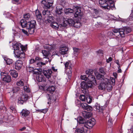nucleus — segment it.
<instances>
[{
  "instance_id": "f704fd0d",
  "label": "nucleus",
  "mask_w": 133,
  "mask_h": 133,
  "mask_svg": "<svg viewBox=\"0 0 133 133\" xmlns=\"http://www.w3.org/2000/svg\"><path fill=\"white\" fill-rule=\"evenodd\" d=\"M84 131V127H82L81 128H77L75 130V133H82Z\"/></svg>"
},
{
  "instance_id": "0e129e2a",
  "label": "nucleus",
  "mask_w": 133,
  "mask_h": 133,
  "mask_svg": "<svg viewBox=\"0 0 133 133\" xmlns=\"http://www.w3.org/2000/svg\"><path fill=\"white\" fill-rule=\"evenodd\" d=\"M42 112H43L44 113H46L47 111H48L47 109H41Z\"/></svg>"
},
{
  "instance_id": "e2e57ef3",
  "label": "nucleus",
  "mask_w": 133,
  "mask_h": 133,
  "mask_svg": "<svg viewBox=\"0 0 133 133\" xmlns=\"http://www.w3.org/2000/svg\"><path fill=\"white\" fill-rule=\"evenodd\" d=\"M22 32L24 34H25L26 35H28V33L24 29H22Z\"/></svg>"
},
{
  "instance_id": "393cba45",
  "label": "nucleus",
  "mask_w": 133,
  "mask_h": 133,
  "mask_svg": "<svg viewBox=\"0 0 133 133\" xmlns=\"http://www.w3.org/2000/svg\"><path fill=\"white\" fill-rule=\"evenodd\" d=\"M82 114L83 117L85 118H88L91 116V114L89 112L83 111Z\"/></svg>"
},
{
  "instance_id": "ea45409f",
  "label": "nucleus",
  "mask_w": 133,
  "mask_h": 133,
  "mask_svg": "<svg viewBox=\"0 0 133 133\" xmlns=\"http://www.w3.org/2000/svg\"><path fill=\"white\" fill-rule=\"evenodd\" d=\"M4 59L8 65H10L12 64L13 62V60L9 58L6 59V58H5Z\"/></svg>"
},
{
  "instance_id": "6ab92c4d",
  "label": "nucleus",
  "mask_w": 133,
  "mask_h": 133,
  "mask_svg": "<svg viewBox=\"0 0 133 133\" xmlns=\"http://www.w3.org/2000/svg\"><path fill=\"white\" fill-rule=\"evenodd\" d=\"M21 46V44L20 43L14 42L12 46L14 49V51L20 49Z\"/></svg>"
},
{
  "instance_id": "c03bdc74",
  "label": "nucleus",
  "mask_w": 133,
  "mask_h": 133,
  "mask_svg": "<svg viewBox=\"0 0 133 133\" xmlns=\"http://www.w3.org/2000/svg\"><path fill=\"white\" fill-rule=\"evenodd\" d=\"M78 121L79 124H83V125L82 126L83 127H83H84V124L85 122L84 120L81 117H80L78 118Z\"/></svg>"
},
{
  "instance_id": "4d7b16f0",
  "label": "nucleus",
  "mask_w": 133,
  "mask_h": 133,
  "mask_svg": "<svg viewBox=\"0 0 133 133\" xmlns=\"http://www.w3.org/2000/svg\"><path fill=\"white\" fill-rule=\"evenodd\" d=\"M26 47L24 46L21 45V47L20 48V49L21 50H22L23 51L26 50Z\"/></svg>"
},
{
  "instance_id": "6e6552de",
  "label": "nucleus",
  "mask_w": 133,
  "mask_h": 133,
  "mask_svg": "<svg viewBox=\"0 0 133 133\" xmlns=\"http://www.w3.org/2000/svg\"><path fill=\"white\" fill-rule=\"evenodd\" d=\"M28 96L26 95H23L21 97L18 98V101L19 104H23V103L25 102L28 99Z\"/></svg>"
},
{
  "instance_id": "5701e85b",
  "label": "nucleus",
  "mask_w": 133,
  "mask_h": 133,
  "mask_svg": "<svg viewBox=\"0 0 133 133\" xmlns=\"http://www.w3.org/2000/svg\"><path fill=\"white\" fill-rule=\"evenodd\" d=\"M94 108L96 109L97 111L100 112H102L103 110L102 108L101 107L99 104L98 103H96L95 104Z\"/></svg>"
},
{
  "instance_id": "de8ad7c7",
  "label": "nucleus",
  "mask_w": 133,
  "mask_h": 133,
  "mask_svg": "<svg viewBox=\"0 0 133 133\" xmlns=\"http://www.w3.org/2000/svg\"><path fill=\"white\" fill-rule=\"evenodd\" d=\"M86 100L88 103H90L92 101V97L90 96H88L86 98Z\"/></svg>"
},
{
  "instance_id": "4c0bfd02",
  "label": "nucleus",
  "mask_w": 133,
  "mask_h": 133,
  "mask_svg": "<svg viewBox=\"0 0 133 133\" xmlns=\"http://www.w3.org/2000/svg\"><path fill=\"white\" fill-rule=\"evenodd\" d=\"M74 10L70 8L66 9L65 10V13L66 14H68L69 13H73Z\"/></svg>"
},
{
  "instance_id": "9d476101",
  "label": "nucleus",
  "mask_w": 133,
  "mask_h": 133,
  "mask_svg": "<svg viewBox=\"0 0 133 133\" xmlns=\"http://www.w3.org/2000/svg\"><path fill=\"white\" fill-rule=\"evenodd\" d=\"M43 72L44 75L48 79H49L51 77L52 73L51 69H48L47 70H43Z\"/></svg>"
},
{
  "instance_id": "5fc2aeb1",
  "label": "nucleus",
  "mask_w": 133,
  "mask_h": 133,
  "mask_svg": "<svg viewBox=\"0 0 133 133\" xmlns=\"http://www.w3.org/2000/svg\"><path fill=\"white\" fill-rule=\"evenodd\" d=\"M19 88L17 87H14L13 90L12 91L13 93H15L17 92L19 90Z\"/></svg>"
},
{
  "instance_id": "603ef678",
  "label": "nucleus",
  "mask_w": 133,
  "mask_h": 133,
  "mask_svg": "<svg viewBox=\"0 0 133 133\" xmlns=\"http://www.w3.org/2000/svg\"><path fill=\"white\" fill-rule=\"evenodd\" d=\"M26 70L30 72L34 70V68L32 67L29 66L27 67Z\"/></svg>"
},
{
  "instance_id": "13d9d810",
  "label": "nucleus",
  "mask_w": 133,
  "mask_h": 133,
  "mask_svg": "<svg viewBox=\"0 0 133 133\" xmlns=\"http://www.w3.org/2000/svg\"><path fill=\"white\" fill-rule=\"evenodd\" d=\"M81 79L83 80H86L87 79V78L86 76L85 75H81Z\"/></svg>"
},
{
  "instance_id": "8fccbe9b",
  "label": "nucleus",
  "mask_w": 133,
  "mask_h": 133,
  "mask_svg": "<svg viewBox=\"0 0 133 133\" xmlns=\"http://www.w3.org/2000/svg\"><path fill=\"white\" fill-rule=\"evenodd\" d=\"M94 72L93 70H92L89 69L87 70L85 72L87 75H90L92 74Z\"/></svg>"
},
{
  "instance_id": "4468645a",
  "label": "nucleus",
  "mask_w": 133,
  "mask_h": 133,
  "mask_svg": "<svg viewBox=\"0 0 133 133\" xmlns=\"http://www.w3.org/2000/svg\"><path fill=\"white\" fill-rule=\"evenodd\" d=\"M23 63L22 60H18L16 61L15 63V68L17 70L21 69Z\"/></svg>"
},
{
  "instance_id": "a211bd4d",
  "label": "nucleus",
  "mask_w": 133,
  "mask_h": 133,
  "mask_svg": "<svg viewBox=\"0 0 133 133\" xmlns=\"http://www.w3.org/2000/svg\"><path fill=\"white\" fill-rule=\"evenodd\" d=\"M29 111L26 109H23L21 112L20 114L22 116L26 117L28 116L29 114Z\"/></svg>"
},
{
  "instance_id": "052dcab7",
  "label": "nucleus",
  "mask_w": 133,
  "mask_h": 133,
  "mask_svg": "<svg viewBox=\"0 0 133 133\" xmlns=\"http://www.w3.org/2000/svg\"><path fill=\"white\" fill-rule=\"evenodd\" d=\"M57 21L59 23H61V21H62V18H61L60 17H58L56 18Z\"/></svg>"
},
{
  "instance_id": "c85d7f7f",
  "label": "nucleus",
  "mask_w": 133,
  "mask_h": 133,
  "mask_svg": "<svg viewBox=\"0 0 133 133\" xmlns=\"http://www.w3.org/2000/svg\"><path fill=\"white\" fill-rule=\"evenodd\" d=\"M42 71V69L39 68L38 69H35L33 71L32 73L33 74L38 75L41 74V72Z\"/></svg>"
},
{
  "instance_id": "864d4df0",
  "label": "nucleus",
  "mask_w": 133,
  "mask_h": 133,
  "mask_svg": "<svg viewBox=\"0 0 133 133\" xmlns=\"http://www.w3.org/2000/svg\"><path fill=\"white\" fill-rule=\"evenodd\" d=\"M17 84L18 86H21L24 85V83L23 81L21 80L17 83Z\"/></svg>"
},
{
  "instance_id": "4be33fe9",
  "label": "nucleus",
  "mask_w": 133,
  "mask_h": 133,
  "mask_svg": "<svg viewBox=\"0 0 133 133\" xmlns=\"http://www.w3.org/2000/svg\"><path fill=\"white\" fill-rule=\"evenodd\" d=\"M44 19L46 23H49L51 24L54 21L53 18L51 16H49V17L46 18H44Z\"/></svg>"
},
{
  "instance_id": "cd10ccee",
  "label": "nucleus",
  "mask_w": 133,
  "mask_h": 133,
  "mask_svg": "<svg viewBox=\"0 0 133 133\" xmlns=\"http://www.w3.org/2000/svg\"><path fill=\"white\" fill-rule=\"evenodd\" d=\"M37 80L39 82H41L45 81V78L41 74L39 75L37 77Z\"/></svg>"
},
{
  "instance_id": "7c9ffc66",
  "label": "nucleus",
  "mask_w": 133,
  "mask_h": 133,
  "mask_svg": "<svg viewBox=\"0 0 133 133\" xmlns=\"http://www.w3.org/2000/svg\"><path fill=\"white\" fill-rule=\"evenodd\" d=\"M35 15L38 20H40L41 18V14L39 10H36V11Z\"/></svg>"
},
{
  "instance_id": "bb28decb",
  "label": "nucleus",
  "mask_w": 133,
  "mask_h": 133,
  "mask_svg": "<svg viewBox=\"0 0 133 133\" xmlns=\"http://www.w3.org/2000/svg\"><path fill=\"white\" fill-rule=\"evenodd\" d=\"M114 34H113V33L111 32H108L107 34V35H106L107 37H109V38H110L112 37L113 36V35H114L116 37L118 36V37H119L120 36H118V35L117 34H116L114 32Z\"/></svg>"
},
{
  "instance_id": "f257e3e1",
  "label": "nucleus",
  "mask_w": 133,
  "mask_h": 133,
  "mask_svg": "<svg viewBox=\"0 0 133 133\" xmlns=\"http://www.w3.org/2000/svg\"><path fill=\"white\" fill-rule=\"evenodd\" d=\"M99 2L100 6L105 9H110L115 6L114 3L112 0H99Z\"/></svg>"
},
{
  "instance_id": "3c124183",
  "label": "nucleus",
  "mask_w": 133,
  "mask_h": 133,
  "mask_svg": "<svg viewBox=\"0 0 133 133\" xmlns=\"http://www.w3.org/2000/svg\"><path fill=\"white\" fill-rule=\"evenodd\" d=\"M44 49L50 50L52 49V48L51 46L50 45H44Z\"/></svg>"
},
{
  "instance_id": "6e6d98bb",
  "label": "nucleus",
  "mask_w": 133,
  "mask_h": 133,
  "mask_svg": "<svg viewBox=\"0 0 133 133\" xmlns=\"http://www.w3.org/2000/svg\"><path fill=\"white\" fill-rule=\"evenodd\" d=\"M51 15V12H50L49 11L46 10V17H45L44 18H46L48 17L49 16H50V15Z\"/></svg>"
},
{
  "instance_id": "bf43d9fd",
  "label": "nucleus",
  "mask_w": 133,
  "mask_h": 133,
  "mask_svg": "<svg viewBox=\"0 0 133 133\" xmlns=\"http://www.w3.org/2000/svg\"><path fill=\"white\" fill-rule=\"evenodd\" d=\"M99 72L102 74H105L104 70L103 68H100L99 70Z\"/></svg>"
},
{
  "instance_id": "09e8293b",
  "label": "nucleus",
  "mask_w": 133,
  "mask_h": 133,
  "mask_svg": "<svg viewBox=\"0 0 133 133\" xmlns=\"http://www.w3.org/2000/svg\"><path fill=\"white\" fill-rule=\"evenodd\" d=\"M80 99L83 101H85L86 100V98L85 95H81L79 97Z\"/></svg>"
},
{
  "instance_id": "37998d69",
  "label": "nucleus",
  "mask_w": 133,
  "mask_h": 133,
  "mask_svg": "<svg viewBox=\"0 0 133 133\" xmlns=\"http://www.w3.org/2000/svg\"><path fill=\"white\" fill-rule=\"evenodd\" d=\"M92 82H88L86 83L87 89L92 88L93 87Z\"/></svg>"
},
{
  "instance_id": "69168bd1",
  "label": "nucleus",
  "mask_w": 133,
  "mask_h": 133,
  "mask_svg": "<svg viewBox=\"0 0 133 133\" xmlns=\"http://www.w3.org/2000/svg\"><path fill=\"white\" fill-rule=\"evenodd\" d=\"M112 60V58L111 57H109L108 59H107L106 61L107 63H109L110 62H111Z\"/></svg>"
},
{
  "instance_id": "a19ab883",
  "label": "nucleus",
  "mask_w": 133,
  "mask_h": 133,
  "mask_svg": "<svg viewBox=\"0 0 133 133\" xmlns=\"http://www.w3.org/2000/svg\"><path fill=\"white\" fill-rule=\"evenodd\" d=\"M31 15L29 13L25 14H24V18L26 20H29L31 18Z\"/></svg>"
},
{
  "instance_id": "a878e982",
  "label": "nucleus",
  "mask_w": 133,
  "mask_h": 133,
  "mask_svg": "<svg viewBox=\"0 0 133 133\" xmlns=\"http://www.w3.org/2000/svg\"><path fill=\"white\" fill-rule=\"evenodd\" d=\"M42 53L43 56L46 58H48V56L50 54L49 51H47L46 50H42Z\"/></svg>"
},
{
  "instance_id": "58836bf2",
  "label": "nucleus",
  "mask_w": 133,
  "mask_h": 133,
  "mask_svg": "<svg viewBox=\"0 0 133 133\" xmlns=\"http://www.w3.org/2000/svg\"><path fill=\"white\" fill-rule=\"evenodd\" d=\"M74 52L75 55L77 56L79 52V49L78 48H73Z\"/></svg>"
},
{
  "instance_id": "f8f14e48",
  "label": "nucleus",
  "mask_w": 133,
  "mask_h": 133,
  "mask_svg": "<svg viewBox=\"0 0 133 133\" xmlns=\"http://www.w3.org/2000/svg\"><path fill=\"white\" fill-rule=\"evenodd\" d=\"M80 107L83 109L87 110L88 111H92V107L88 105L86 103H83L81 104Z\"/></svg>"
},
{
  "instance_id": "c756f323",
  "label": "nucleus",
  "mask_w": 133,
  "mask_h": 133,
  "mask_svg": "<svg viewBox=\"0 0 133 133\" xmlns=\"http://www.w3.org/2000/svg\"><path fill=\"white\" fill-rule=\"evenodd\" d=\"M56 9L55 11L56 13L58 15L61 14L62 13V8L58 6H56Z\"/></svg>"
},
{
  "instance_id": "9b49d317",
  "label": "nucleus",
  "mask_w": 133,
  "mask_h": 133,
  "mask_svg": "<svg viewBox=\"0 0 133 133\" xmlns=\"http://www.w3.org/2000/svg\"><path fill=\"white\" fill-rule=\"evenodd\" d=\"M106 82L105 81V78L103 81H101L98 85V88L99 90H104L106 89Z\"/></svg>"
},
{
  "instance_id": "b1692460",
  "label": "nucleus",
  "mask_w": 133,
  "mask_h": 133,
  "mask_svg": "<svg viewBox=\"0 0 133 133\" xmlns=\"http://www.w3.org/2000/svg\"><path fill=\"white\" fill-rule=\"evenodd\" d=\"M49 61V60L48 59H47V60H45V62H44V61H43V62H39L37 63L36 64L37 66L40 67H42L43 65H45L46 64L48 61Z\"/></svg>"
},
{
  "instance_id": "49530a36",
  "label": "nucleus",
  "mask_w": 133,
  "mask_h": 133,
  "mask_svg": "<svg viewBox=\"0 0 133 133\" xmlns=\"http://www.w3.org/2000/svg\"><path fill=\"white\" fill-rule=\"evenodd\" d=\"M28 30V32L29 34H32L34 32L35 28H27Z\"/></svg>"
},
{
  "instance_id": "2eb2a0df",
  "label": "nucleus",
  "mask_w": 133,
  "mask_h": 133,
  "mask_svg": "<svg viewBox=\"0 0 133 133\" xmlns=\"http://www.w3.org/2000/svg\"><path fill=\"white\" fill-rule=\"evenodd\" d=\"M87 79L89 80L90 82H92V83L95 85H96L97 84L96 81L95 79L94 76L92 74L89 75Z\"/></svg>"
},
{
  "instance_id": "a18cd8bd",
  "label": "nucleus",
  "mask_w": 133,
  "mask_h": 133,
  "mask_svg": "<svg viewBox=\"0 0 133 133\" xmlns=\"http://www.w3.org/2000/svg\"><path fill=\"white\" fill-rule=\"evenodd\" d=\"M24 90L25 91L27 92H30V89L29 88V85H26L24 86Z\"/></svg>"
},
{
  "instance_id": "ddd939ff",
  "label": "nucleus",
  "mask_w": 133,
  "mask_h": 133,
  "mask_svg": "<svg viewBox=\"0 0 133 133\" xmlns=\"http://www.w3.org/2000/svg\"><path fill=\"white\" fill-rule=\"evenodd\" d=\"M105 81L106 82V87L107 90L109 91H110L112 88V86L111 85V80L105 78Z\"/></svg>"
},
{
  "instance_id": "774afa93",
  "label": "nucleus",
  "mask_w": 133,
  "mask_h": 133,
  "mask_svg": "<svg viewBox=\"0 0 133 133\" xmlns=\"http://www.w3.org/2000/svg\"><path fill=\"white\" fill-rule=\"evenodd\" d=\"M41 60V59L40 58L38 57H36L35 58V62L37 61H40Z\"/></svg>"
},
{
  "instance_id": "f3484780",
  "label": "nucleus",
  "mask_w": 133,
  "mask_h": 133,
  "mask_svg": "<svg viewBox=\"0 0 133 133\" xmlns=\"http://www.w3.org/2000/svg\"><path fill=\"white\" fill-rule=\"evenodd\" d=\"M36 23V22L35 20H31L30 22H28L27 24V28H35Z\"/></svg>"
},
{
  "instance_id": "0eeeda50",
  "label": "nucleus",
  "mask_w": 133,
  "mask_h": 133,
  "mask_svg": "<svg viewBox=\"0 0 133 133\" xmlns=\"http://www.w3.org/2000/svg\"><path fill=\"white\" fill-rule=\"evenodd\" d=\"M48 1L46 2L45 0H43L41 1L42 4L44 6V8H49L52 5L53 0H48Z\"/></svg>"
},
{
  "instance_id": "7ed1b4c3",
  "label": "nucleus",
  "mask_w": 133,
  "mask_h": 133,
  "mask_svg": "<svg viewBox=\"0 0 133 133\" xmlns=\"http://www.w3.org/2000/svg\"><path fill=\"white\" fill-rule=\"evenodd\" d=\"M14 53L15 57L19 58V59H21L22 60H23L25 58V55L24 52L22 50H21L20 49L14 51Z\"/></svg>"
},
{
  "instance_id": "412c9836",
  "label": "nucleus",
  "mask_w": 133,
  "mask_h": 133,
  "mask_svg": "<svg viewBox=\"0 0 133 133\" xmlns=\"http://www.w3.org/2000/svg\"><path fill=\"white\" fill-rule=\"evenodd\" d=\"M61 24H58V23H57L54 22V21L52 23L50 24V25L51 26H52L53 28H55V29H57L58 28L59 26L60 27L61 26H61Z\"/></svg>"
},
{
  "instance_id": "338daca9",
  "label": "nucleus",
  "mask_w": 133,
  "mask_h": 133,
  "mask_svg": "<svg viewBox=\"0 0 133 133\" xmlns=\"http://www.w3.org/2000/svg\"><path fill=\"white\" fill-rule=\"evenodd\" d=\"M69 65V63L68 62H66L65 64V66L66 68H67L68 67Z\"/></svg>"
},
{
  "instance_id": "c9c22d12",
  "label": "nucleus",
  "mask_w": 133,
  "mask_h": 133,
  "mask_svg": "<svg viewBox=\"0 0 133 133\" xmlns=\"http://www.w3.org/2000/svg\"><path fill=\"white\" fill-rule=\"evenodd\" d=\"M81 23L79 21H76V22H75V23L74 24V25L73 26H74L76 28H78L79 27L81 26Z\"/></svg>"
},
{
  "instance_id": "dca6fc26",
  "label": "nucleus",
  "mask_w": 133,
  "mask_h": 133,
  "mask_svg": "<svg viewBox=\"0 0 133 133\" xmlns=\"http://www.w3.org/2000/svg\"><path fill=\"white\" fill-rule=\"evenodd\" d=\"M96 121L95 119L94 118H92L87 121V124L89 127H93Z\"/></svg>"
},
{
  "instance_id": "79ce46f5",
  "label": "nucleus",
  "mask_w": 133,
  "mask_h": 133,
  "mask_svg": "<svg viewBox=\"0 0 133 133\" xmlns=\"http://www.w3.org/2000/svg\"><path fill=\"white\" fill-rule=\"evenodd\" d=\"M81 87L82 89H87L86 83L84 81L82 82L81 84Z\"/></svg>"
},
{
  "instance_id": "f03ea898",
  "label": "nucleus",
  "mask_w": 133,
  "mask_h": 133,
  "mask_svg": "<svg viewBox=\"0 0 133 133\" xmlns=\"http://www.w3.org/2000/svg\"><path fill=\"white\" fill-rule=\"evenodd\" d=\"M131 30V29L127 27L119 29L114 28L112 30L114 32L117 34L118 36L122 37L124 36L125 34L130 33Z\"/></svg>"
},
{
  "instance_id": "72a5a7b5",
  "label": "nucleus",
  "mask_w": 133,
  "mask_h": 133,
  "mask_svg": "<svg viewBox=\"0 0 133 133\" xmlns=\"http://www.w3.org/2000/svg\"><path fill=\"white\" fill-rule=\"evenodd\" d=\"M55 90V87L53 86L49 87L47 89V91L50 93H52Z\"/></svg>"
},
{
  "instance_id": "39448f33",
  "label": "nucleus",
  "mask_w": 133,
  "mask_h": 133,
  "mask_svg": "<svg viewBox=\"0 0 133 133\" xmlns=\"http://www.w3.org/2000/svg\"><path fill=\"white\" fill-rule=\"evenodd\" d=\"M75 22L73 19L71 18H69L67 20L64 21L61 25L63 27H66L68 24L70 26H73Z\"/></svg>"
},
{
  "instance_id": "aec40b11",
  "label": "nucleus",
  "mask_w": 133,
  "mask_h": 133,
  "mask_svg": "<svg viewBox=\"0 0 133 133\" xmlns=\"http://www.w3.org/2000/svg\"><path fill=\"white\" fill-rule=\"evenodd\" d=\"M94 73L96 78L102 81L104 80V77L100 74L98 72L95 71Z\"/></svg>"
},
{
  "instance_id": "20e7f679",
  "label": "nucleus",
  "mask_w": 133,
  "mask_h": 133,
  "mask_svg": "<svg viewBox=\"0 0 133 133\" xmlns=\"http://www.w3.org/2000/svg\"><path fill=\"white\" fill-rule=\"evenodd\" d=\"M74 10L76 11L74 14L75 17L81 18L83 15V12L81 11V8L77 6H74Z\"/></svg>"
},
{
  "instance_id": "e433bc0d",
  "label": "nucleus",
  "mask_w": 133,
  "mask_h": 133,
  "mask_svg": "<svg viewBox=\"0 0 133 133\" xmlns=\"http://www.w3.org/2000/svg\"><path fill=\"white\" fill-rule=\"evenodd\" d=\"M107 120H108V122L109 124L110 125L112 124L113 123V121L111 117L107 115L106 117Z\"/></svg>"
},
{
  "instance_id": "473e14b6",
  "label": "nucleus",
  "mask_w": 133,
  "mask_h": 133,
  "mask_svg": "<svg viewBox=\"0 0 133 133\" xmlns=\"http://www.w3.org/2000/svg\"><path fill=\"white\" fill-rule=\"evenodd\" d=\"M10 74L13 77L15 78H16L18 76V73L15 70H12Z\"/></svg>"
},
{
  "instance_id": "423d86ee",
  "label": "nucleus",
  "mask_w": 133,
  "mask_h": 133,
  "mask_svg": "<svg viewBox=\"0 0 133 133\" xmlns=\"http://www.w3.org/2000/svg\"><path fill=\"white\" fill-rule=\"evenodd\" d=\"M5 74L4 72H2L1 73V77L2 79L5 82L8 83L11 81V77L9 75H5Z\"/></svg>"
},
{
  "instance_id": "680f3d73",
  "label": "nucleus",
  "mask_w": 133,
  "mask_h": 133,
  "mask_svg": "<svg viewBox=\"0 0 133 133\" xmlns=\"http://www.w3.org/2000/svg\"><path fill=\"white\" fill-rule=\"evenodd\" d=\"M35 62V60L33 59H31L29 60V63L30 64H32Z\"/></svg>"
},
{
  "instance_id": "1a4fd4ad",
  "label": "nucleus",
  "mask_w": 133,
  "mask_h": 133,
  "mask_svg": "<svg viewBox=\"0 0 133 133\" xmlns=\"http://www.w3.org/2000/svg\"><path fill=\"white\" fill-rule=\"evenodd\" d=\"M68 48L65 46H61L59 50V53L61 55H64L67 54L68 53Z\"/></svg>"
},
{
  "instance_id": "2f4dec72",
  "label": "nucleus",
  "mask_w": 133,
  "mask_h": 133,
  "mask_svg": "<svg viewBox=\"0 0 133 133\" xmlns=\"http://www.w3.org/2000/svg\"><path fill=\"white\" fill-rule=\"evenodd\" d=\"M27 24L28 23L25 20L22 19L21 21V25L22 28H24L26 26L27 27Z\"/></svg>"
}]
</instances>
